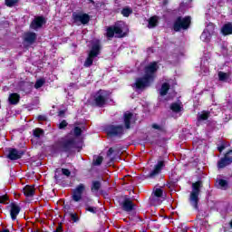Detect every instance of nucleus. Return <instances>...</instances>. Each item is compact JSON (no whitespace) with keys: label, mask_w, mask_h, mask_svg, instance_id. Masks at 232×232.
<instances>
[{"label":"nucleus","mask_w":232,"mask_h":232,"mask_svg":"<svg viewBox=\"0 0 232 232\" xmlns=\"http://www.w3.org/2000/svg\"><path fill=\"white\" fill-rule=\"evenodd\" d=\"M159 70V63L152 62L144 68V75L136 79L134 86L136 90H146L155 82V77Z\"/></svg>","instance_id":"nucleus-1"},{"label":"nucleus","mask_w":232,"mask_h":232,"mask_svg":"<svg viewBox=\"0 0 232 232\" xmlns=\"http://www.w3.org/2000/svg\"><path fill=\"white\" fill-rule=\"evenodd\" d=\"M76 146L74 138H60L51 146V151L52 153H72Z\"/></svg>","instance_id":"nucleus-2"},{"label":"nucleus","mask_w":232,"mask_h":232,"mask_svg":"<svg viewBox=\"0 0 232 232\" xmlns=\"http://www.w3.org/2000/svg\"><path fill=\"white\" fill-rule=\"evenodd\" d=\"M109 99H110V92L108 91L100 89L94 94L92 106H95L96 108H104Z\"/></svg>","instance_id":"nucleus-3"},{"label":"nucleus","mask_w":232,"mask_h":232,"mask_svg":"<svg viewBox=\"0 0 232 232\" xmlns=\"http://www.w3.org/2000/svg\"><path fill=\"white\" fill-rule=\"evenodd\" d=\"M204 186L201 180L192 183V191L190 192L189 202L195 209H198V195L200 188Z\"/></svg>","instance_id":"nucleus-4"},{"label":"nucleus","mask_w":232,"mask_h":232,"mask_svg":"<svg viewBox=\"0 0 232 232\" xmlns=\"http://www.w3.org/2000/svg\"><path fill=\"white\" fill-rule=\"evenodd\" d=\"M191 26V16L186 15L185 17L178 16L173 23L174 32H180V30H189Z\"/></svg>","instance_id":"nucleus-5"},{"label":"nucleus","mask_w":232,"mask_h":232,"mask_svg":"<svg viewBox=\"0 0 232 232\" xmlns=\"http://www.w3.org/2000/svg\"><path fill=\"white\" fill-rule=\"evenodd\" d=\"M127 34L122 30V27L119 25H111L107 27L105 36L107 39H113L118 37V39H122L126 37Z\"/></svg>","instance_id":"nucleus-6"},{"label":"nucleus","mask_w":232,"mask_h":232,"mask_svg":"<svg viewBox=\"0 0 232 232\" xmlns=\"http://www.w3.org/2000/svg\"><path fill=\"white\" fill-rule=\"evenodd\" d=\"M106 133L108 137H118L121 139L124 135V126L122 125H108L106 127Z\"/></svg>","instance_id":"nucleus-7"},{"label":"nucleus","mask_w":232,"mask_h":232,"mask_svg":"<svg viewBox=\"0 0 232 232\" xmlns=\"http://www.w3.org/2000/svg\"><path fill=\"white\" fill-rule=\"evenodd\" d=\"M232 165V150H228L227 153L224 154L223 157L219 159L217 162L218 169H225L227 166Z\"/></svg>","instance_id":"nucleus-8"},{"label":"nucleus","mask_w":232,"mask_h":232,"mask_svg":"<svg viewBox=\"0 0 232 232\" xmlns=\"http://www.w3.org/2000/svg\"><path fill=\"white\" fill-rule=\"evenodd\" d=\"M72 21L73 23L79 24H88L90 23V14L82 12L79 13H72Z\"/></svg>","instance_id":"nucleus-9"},{"label":"nucleus","mask_w":232,"mask_h":232,"mask_svg":"<svg viewBox=\"0 0 232 232\" xmlns=\"http://www.w3.org/2000/svg\"><path fill=\"white\" fill-rule=\"evenodd\" d=\"M166 167L164 160H159L158 163L154 166V169L147 175L148 179H155L157 175H160L162 169Z\"/></svg>","instance_id":"nucleus-10"},{"label":"nucleus","mask_w":232,"mask_h":232,"mask_svg":"<svg viewBox=\"0 0 232 232\" xmlns=\"http://www.w3.org/2000/svg\"><path fill=\"white\" fill-rule=\"evenodd\" d=\"M86 190V187L84 184L80 183L73 190H72V200L74 202H80L82 198V194Z\"/></svg>","instance_id":"nucleus-11"},{"label":"nucleus","mask_w":232,"mask_h":232,"mask_svg":"<svg viewBox=\"0 0 232 232\" xmlns=\"http://www.w3.org/2000/svg\"><path fill=\"white\" fill-rule=\"evenodd\" d=\"M23 155H24V150H19L15 148H9L7 159L9 160H19V159H23Z\"/></svg>","instance_id":"nucleus-12"},{"label":"nucleus","mask_w":232,"mask_h":232,"mask_svg":"<svg viewBox=\"0 0 232 232\" xmlns=\"http://www.w3.org/2000/svg\"><path fill=\"white\" fill-rule=\"evenodd\" d=\"M46 24V18L44 16H36L30 24L32 30H39L43 25Z\"/></svg>","instance_id":"nucleus-13"},{"label":"nucleus","mask_w":232,"mask_h":232,"mask_svg":"<svg viewBox=\"0 0 232 232\" xmlns=\"http://www.w3.org/2000/svg\"><path fill=\"white\" fill-rule=\"evenodd\" d=\"M121 209L127 213H130V211H133V209H135V204L131 198H128V196H125L123 201L121 202Z\"/></svg>","instance_id":"nucleus-14"},{"label":"nucleus","mask_w":232,"mask_h":232,"mask_svg":"<svg viewBox=\"0 0 232 232\" xmlns=\"http://www.w3.org/2000/svg\"><path fill=\"white\" fill-rule=\"evenodd\" d=\"M36 41H37V34L34 32H26L24 34V43H26L31 46L32 44H34Z\"/></svg>","instance_id":"nucleus-15"},{"label":"nucleus","mask_w":232,"mask_h":232,"mask_svg":"<svg viewBox=\"0 0 232 232\" xmlns=\"http://www.w3.org/2000/svg\"><path fill=\"white\" fill-rule=\"evenodd\" d=\"M11 209H10V216L12 220H17V215L21 213V207L19 205L12 202L10 204Z\"/></svg>","instance_id":"nucleus-16"},{"label":"nucleus","mask_w":232,"mask_h":232,"mask_svg":"<svg viewBox=\"0 0 232 232\" xmlns=\"http://www.w3.org/2000/svg\"><path fill=\"white\" fill-rule=\"evenodd\" d=\"M131 119H133L132 112L127 111L123 114V123L126 130H130L131 128Z\"/></svg>","instance_id":"nucleus-17"},{"label":"nucleus","mask_w":232,"mask_h":232,"mask_svg":"<svg viewBox=\"0 0 232 232\" xmlns=\"http://www.w3.org/2000/svg\"><path fill=\"white\" fill-rule=\"evenodd\" d=\"M220 34L221 35H224V37L227 35H232V22H228L225 24L220 29Z\"/></svg>","instance_id":"nucleus-18"},{"label":"nucleus","mask_w":232,"mask_h":232,"mask_svg":"<svg viewBox=\"0 0 232 232\" xmlns=\"http://www.w3.org/2000/svg\"><path fill=\"white\" fill-rule=\"evenodd\" d=\"M24 197H27L28 198H32L34 195H35V186L34 185H26L24 188Z\"/></svg>","instance_id":"nucleus-19"},{"label":"nucleus","mask_w":232,"mask_h":232,"mask_svg":"<svg viewBox=\"0 0 232 232\" xmlns=\"http://www.w3.org/2000/svg\"><path fill=\"white\" fill-rule=\"evenodd\" d=\"M61 173L63 174L64 177H70V175H72V171H70V169L58 168L55 169L54 179L61 180V179L59 178V175H61Z\"/></svg>","instance_id":"nucleus-20"},{"label":"nucleus","mask_w":232,"mask_h":232,"mask_svg":"<svg viewBox=\"0 0 232 232\" xmlns=\"http://www.w3.org/2000/svg\"><path fill=\"white\" fill-rule=\"evenodd\" d=\"M228 179L229 178H226V179H219L218 180H217V188H218V189H223L224 191L229 189V181H227Z\"/></svg>","instance_id":"nucleus-21"},{"label":"nucleus","mask_w":232,"mask_h":232,"mask_svg":"<svg viewBox=\"0 0 232 232\" xmlns=\"http://www.w3.org/2000/svg\"><path fill=\"white\" fill-rule=\"evenodd\" d=\"M101 53V44H92L91 51L89 52L88 55L91 57H97Z\"/></svg>","instance_id":"nucleus-22"},{"label":"nucleus","mask_w":232,"mask_h":232,"mask_svg":"<svg viewBox=\"0 0 232 232\" xmlns=\"http://www.w3.org/2000/svg\"><path fill=\"white\" fill-rule=\"evenodd\" d=\"M8 101L9 104L15 106L19 104V101H21V95H19L17 92H13L9 95Z\"/></svg>","instance_id":"nucleus-23"},{"label":"nucleus","mask_w":232,"mask_h":232,"mask_svg":"<svg viewBox=\"0 0 232 232\" xmlns=\"http://www.w3.org/2000/svg\"><path fill=\"white\" fill-rule=\"evenodd\" d=\"M101 188H102V183L99 180H93L91 185L92 193H97Z\"/></svg>","instance_id":"nucleus-24"},{"label":"nucleus","mask_w":232,"mask_h":232,"mask_svg":"<svg viewBox=\"0 0 232 232\" xmlns=\"http://www.w3.org/2000/svg\"><path fill=\"white\" fill-rule=\"evenodd\" d=\"M169 182H168L167 186L169 188H171V186H175L177 182H179V176H177V173H171L169 176Z\"/></svg>","instance_id":"nucleus-25"},{"label":"nucleus","mask_w":232,"mask_h":232,"mask_svg":"<svg viewBox=\"0 0 232 232\" xmlns=\"http://www.w3.org/2000/svg\"><path fill=\"white\" fill-rule=\"evenodd\" d=\"M200 39L203 41V43H209L211 41V33L208 31H203Z\"/></svg>","instance_id":"nucleus-26"},{"label":"nucleus","mask_w":232,"mask_h":232,"mask_svg":"<svg viewBox=\"0 0 232 232\" xmlns=\"http://www.w3.org/2000/svg\"><path fill=\"white\" fill-rule=\"evenodd\" d=\"M168 92H169V83L164 82V83L161 85V89H160V95L161 97H164V96L168 95Z\"/></svg>","instance_id":"nucleus-27"},{"label":"nucleus","mask_w":232,"mask_h":232,"mask_svg":"<svg viewBox=\"0 0 232 232\" xmlns=\"http://www.w3.org/2000/svg\"><path fill=\"white\" fill-rule=\"evenodd\" d=\"M210 112L208 111H203L201 114L198 115V121H208L209 119Z\"/></svg>","instance_id":"nucleus-28"},{"label":"nucleus","mask_w":232,"mask_h":232,"mask_svg":"<svg viewBox=\"0 0 232 232\" xmlns=\"http://www.w3.org/2000/svg\"><path fill=\"white\" fill-rule=\"evenodd\" d=\"M170 110L174 111V113H180V111H182V106L178 102H173L170 104Z\"/></svg>","instance_id":"nucleus-29"},{"label":"nucleus","mask_w":232,"mask_h":232,"mask_svg":"<svg viewBox=\"0 0 232 232\" xmlns=\"http://www.w3.org/2000/svg\"><path fill=\"white\" fill-rule=\"evenodd\" d=\"M95 58H93V56H90V54H88L84 63H83V66L84 68H91V66L93 65V60Z\"/></svg>","instance_id":"nucleus-30"},{"label":"nucleus","mask_w":232,"mask_h":232,"mask_svg":"<svg viewBox=\"0 0 232 232\" xmlns=\"http://www.w3.org/2000/svg\"><path fill=\"white\" fill-rule=\"evenodd\" d=\"M131 14H133V9H131V7H124L121 10V15H123V17H130Z\"/></svg>","instance_id":"nucleus-31"},{"label":"nucleus","mask_w":232,"mask_h":232,"mask_svg":"<svg viewBox=\"0 0 232 232\" xmlns=\"http://www.w3.org/2000/svg\"><path fill=\"white\" fill-rule=\"evenodd\" d=\"M33 135L36 139H41V135H44V130L43 129L37 128V129L34 130Z\"/></svg>","instance_id":"nucleus-32"},{"label":"nucleus","mask_w":232,"mask_h":232,"mask_svg":"<svg viewBox=\"0 0 232 232\" xmlns=\"http://www.w3.org/2000/svg\"><path fill=\"white\" fill-rule=\"evenodd\" d=\"M158 23H159V20H157V17L155 16L150 17L149 19V28H155Z\"/></svg>","instance_id":"nucleus-33"},{"label":"nucleus","mask_w":232,"mask_h":232,"mask_svg":"<svg viewBox=\"0 0 232 232\" xmlns=\"http://www.w3.org/2000/svg\"><path fill=\"white\" fill-rule=\"evenodd\" d=\"M218 75L219 81L221 82L227 81V79L229 78V73L224 72H219Z\"/></svg>","instance_id":"nucleus-34"},{"label":"nucleus","mask_w":232,"mask_h":232,"mask_svg":"<svg viewBox=\"0 0 232 232\" xmlns=\"http://www.w3.org/2000/svg\"><path fill=\"white\" fill-rule=\"evenodd\" d=\"M46 82V80H44V78L39 79L36 81V82L34 83V88L36 90H39V88H43V86H44V83Z\"/></svg>","instance_id":"nucleus-35"},{"label":"nucleus","mask_w":232,"mask_h":232,"mask_svg":"<svg viewBox=\"0 0 232 232\" xmlns=\"http://www.w3.org/2000/svg\"><path fill=\"white\" fill-rule=\"evenodd\" d=\"M151 128H153V130H158V131H160L161 133H166V128L157 123H153Z\"/></svg>","instance_id":"nucleus-36"},{"label":"nucleus","mask_w":232,"mask_h":232,"mask_svg":"<svg viewBox=\"0 0 232 232\" xmlns=\"http://www.w3.org/2000/svg\"><path fill=\"white\" fill-rule=\"evenodd\" d=\"M102 160H104V158L102 156H98L96 160H93L92 164L93 166H101Z\"/></svg>","instance_id":"nucleus-37"},{"label":"nucleus","mask_w":232,"mask_h":232,"mask_svg":"<svg viewBox=\"0 0 232 232\" xmlns=\"http://www.w3.org/2000/svg\"><path fill=\"white\" fill-rule=\"evenodd\" d=\"M153 194L157 198H160L164 195V190H162V188H156Z\"/></svg>","instance_id":"nucleus-38"},{"label":"nucleus","mask_w":232,"mask_h":232,"mask_svg":"<svg viewBox=\"0 0 232 232\" xmlns=\"http://www.w3.org/2000/svg\"><path fill=\"white\" fill-rule=\"evenodd\" d=\"M85 210L89 211V213H92V215L97 214L96 207H90L89 205H85Z\"/></svg>","instance_id":"nucleus-39"},{"label":"nucleus","mask_w":232,"mask_h":232,"mask_svg":"<svg viewBox=\"0 0 232 232\" xmlns=\"http://www.w3.org/2000/svg\"><path fill=\"white\" fill-rule=\"evenodd\" d=\"M73 131L75 137H81L82 135V129L81 127H74Z\"/></svg>","instance_id":"nucleus-40"},{"label":"nucleus","mask_w":232,"mask_h":232,"mask_svg":"<svg viewBox=\"0 0 232 232\" xmlns=\"http://www.w3.org/2000/svg\"><path fill=\"white\" fill-rule=\"evenodd\" d=\"M5 5L9 8H12V6H15V5H17V0H5Z\"/></svg>","instance_id":"nucleus-41"},{"label":"nucleus","mask_w":232,"mask_h":232,"mask_svg":"<svg viewBox=\"0 0 232 232\" xmlns=\"http://www.w3.org/2000/svg\"><path fill=\"white\" fill-rule=\"evenodd\" d=\"M70 217H71V220H72V222H79V216L77 215V213H69Z\"/></svg>","instance_id":"nucleus-42"},{"label":"nucleus","mask_w":232,"mask_h":232,"mask_svg":"<svg viewBox=\"0 0 232 232\" xmlns=\"http://www.w3.org/2000/svg\"><path fill=\"white\" fill-rule=\"evenodd\" d=\"M68 126V121L66 120H63L59 124V130H64Z\"/></svg>","instance_id":"nucleus-43"},{"label":"nucleus","mask_w":232,"mask_h":232,"mask_svg":"<svg viewBox=\"0 0 232 232\" xmlns=\"http://www.w3.org/2000/svg\"><path fill=\"white\" fill-rule=\"evenodd\" d=\"M9 198L8 195H3L0 197V204H5V202H8Z\"/></svg>","instance_id":"nucleus-44"},{"label":"nucleus","mask_w":232,"mask_h":232,"mask_svg":"<svg viewBox=\"0 0 232 232\" xmlns=\"http://www.w3.org/2000/svg\"><path fill=\"white\" fill-rule=\"evenodd\" d=\"M226 150V145L221 144L219 147H218V151L219 153H222Z\"/></svg>","instance_id":"nucleus-45"},{"label":"nucleus","mask_w":232,"mask_h":232,"mask_svg":"<svg viewBox=\"0 0 232 232\" xmlns=\"http://www.w3.org/2000/svg\"><path fill=\"white\" fill-rule=\"evenodd\" d=\"M53 232H63V224L59 223L57 228Z\"/></svg>","instance_id":"nucleus-46"},{"label":"nucleus","mask_w":232,"mask_h":232,"mask_svg":"<svg viewBox=\"0 0 232 232\" xmlns=\"http://www.w3.org/2000/svg\"><path fill=\"white\" fill-rule=\"evenodd\" d=\"M113 148H110L109 150H108V151H107V157H111V154L113 153Z\"/></svg>","instance_id":"nucleus-47"},{"label":"nucleus","mask_w":232,"mask_h":232,"mask_svg":"<svg viewBox=\"0 0 232 232\" xmlns=\"http://www.w3.org/2000/svg\"><path fill=\"white\" fill-rule=\"evenodd\" d=\"M66 113L64 110L59 111H58V117H63V115Z\"/></svg>","instance_id":"nucleus-48"},{"label":"nucleus","mask_w":232,"mask_h":232,"mask_svg":"<svg viewBox=\"0 0 232 232\" xmlns=\"http://www.w3.org/2000/svg\"><path fill=\"white\" fill-rule=\"evenodd\" d=\"M37 119H38V121H46V116H44V115H38Z\"/></svg>","instance_id":"nucleus-49"},{"label":"nucleus","mask_w":232,"mask_h":232,"mask_svg":"<svg viewBox=\"0 0 232 232\" xmlns=\"http://www.w3.org/2000/svg\"><path fill=\"white\" fill-rule=\"evenodd\" d=\"M63 210H64V212L70 211V205H68V204H63Z\"/></svg>","instance_id":"nucleus-50"},{"label":"nucleus","mask_w":232,"mask_h":232,"mask_svg":"<svg viewBox=\"0 0 232 232\" xmlns=\"http://www.w3.org/2000/svg\"><path fill=\"white\" fill-rule=\"evenodd\" d=\"M0 232H10V230L8 228H4Z\"/></svg>","instance_id":"nucleus-51"},{"label":"nucleus","mask_w":232,"mask_h":232,"mask_svg":"<svg viewBox=\"0 0 232 232\" xmlns=\"http://www.w3.org/2000/svg\"><path fill=\"white\" fill-rule=\"evenodd\" d=\"M32 232H41V229L36 228V229L32 230Z\"/></svg>","instance_id":"nucleus-52"},{"label":"nucleus","mask_w":232,"mask_h":232,"mask_svg":"<svg viewBox=\"0 0 232 232\" xmlns=\"http://www.w3.org/2000/svg\"><path fill=\"white\" fill-rule=\"evenodd\" d=\"M90 3H92L93 5L95 3V1L90 0Z\"/></svg>","instance_id":"nucleus-53"},{"label":"nucleus","mask_w":232,"mask_h":232,"mask_svg":"<svg viewBox=\"0 0 232 232\" xmlns=\"http://www.w3.org/2000/svg\"><path fill=\"white\" fill-rule=\"evenodd\" d=\"M229 225H230V227L232 229V220L230 221Z\"/></svg>","instance_id":"nucleus-54"},{"label":"nucleus","mask_w":232,"mask_h":232,"mask_svg":"<svg viewBox=\"0 0 232 232\" xmlns=\"http://www.w3.org/2000/svg\"><path fill=\"white\" fill-rule=\"evenodd\" d=\"M229 177L231 178V177H232V175H229Z\"/></svg>","instance_id":"nucleus-55"}]
</instances>
